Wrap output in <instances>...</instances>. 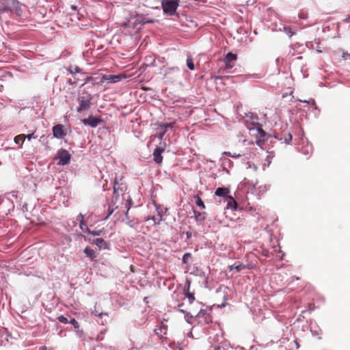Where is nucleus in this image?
<instances>
[{
    "mask_svg": "<svg viewBox=\"0 0 350 350\" xmlns=\"http://www.w3.org/2000/svg\"><path fill=\"white\" fill-rule=\"evenodd\" d=\"M33 138H35L33 133L28 134V135H25V139H27L28 140H31Z\"/></svg>",
    "mask_w": 350,
    "mask_h": 350,
    "instance_id": "obj_32",
    "label": "nucleus"
},
{
    "mask_svg": "<svg viewBox=\"0 0 350 350\" xmlns=\"http://www.w3.org/2000/svg\"><path fill=\"white\" fill-rule=\"evenodd\" d=\"M311 332H312V334L314 336H318L321 334V332L313 330V329H311Z\"/></svg>",
    "mask_w": 350,
    "mask_h": 350,
    "instance_id": "obj_36",
    "label": "nucleus"
},
{
    "mask_svg": "<svg viewBox=\"0 0 350 350\" xmlns=\"http://www.w3.org/2000/svg\"><path fill=\"white\" fill-rule=\"evenodd\" d=\"M312 147L310 144H307L306 148L302 150L303 153L306 155L310 154L312 152Z\"/></svg>",
    "mask_w": 350,
    "mask_h": 350,
    "instance_id": "obj_21",
    "label": "nucleus"
},
{
    "mask_svg": "<svg viewBox=\"0 0 350 350\" xmlns=\"http://www.w3.org/2000/svg\"><path fill=\"white\" fill-rule=\"evenodd\" d=\"M187 66L191 70H193L195 69V66L191 56L188 55L187 58Z\"/></svg>",
    "mask_w": 350,
    "mask_h": 350,
    "instance_id": "obj_19",
    "label": "nucleus"
},
{
    "mask_svg": "<svg viewBox=\"0 0 350 350\" xmlns=\"http://www.w3.org/2000/svg\"><path fill=\"white\" fill-rule=\"evenodd\" d=\"M144 301H147V297H145V298H144Z\"/></svg>",
    "mask_w": 350,
    "mask_h": 350,
    "instance_id": "obj_40",
    "label": "nucleus"
},
{
    "mask_svg": "<svg viewBox=\"0 0 350 350\" xmlns=\"http://www.w3.org/2000/svg\"><path fill=\"white\" fill-rule=\"evenodd\" d=\"M257 132L261 137H265L266 135V133L261 128H258Z\"/></svg>",
    "mask_w": 350,
    "mask_h": 350,
    "instance_id": "obj_29",
    "label": "nucleus"
},
{
    "mask_svg": "<svg viewBox=\"0 0 350 350\" xmlns=\"http://www.w3.org/2000/svg\"><path fill=\"white\" fill-rule=\"evenodd\" d=\"M228 193H229V189L228 188L219 187L216 189L215 194L217 196L224 197V196H226V195H228Z\"/></svg>",
    "mask_w": 350,
    "mask_h": 350,
    "instance_id": "obj_14",
    "label": "nucleus"
},
{
    "mask_svg": "<svg viewBox=\"0 0 350 350\" xmlns=\"http://www.w3.org/2000/svg\"><path fill=\"white\" fill-rule=\"evenodd\" d=\"M164 146H157L153 152V160L157 163H161L163 161V157L161 154L164 152Z\"/></svg>",
    "mask_w": 350,
    "mask_h": 350,
    "instance_id": "obj_6",
    "label": "nucleus"
},
{
    "mask_svg": "<svg viewBox=\"0 0 350 350\" xmlns=\"http://www.w3.org/2000/svg\"><path fill=\"white\" fill-rule=\"evenodd\" d=\"M195 317L199 319V322L201 323H208L210 321V317L205 310L201 309Z\"/></svg>",
    "mask_w": 350,
    "mask_h": 350,
    "instance_id": "obj_8",
    "label": "nucleus"
},
{
    "mask_svg": "<svg viewBox=\"0 0 350 350\" xmlns=\"http://www.w3.org/2000/svg\"><path fill=\"white\" fill-rule=\"evenodd\" d=\"M57 319L59 322H61L62 323H65V324L69 323V321H70L66 317H64L63 315L59 316L57 317Z\"/></svg>",
    "mask_w": 350,
    "mask_h": 350,
    "instance_id": "obj_24",
    "label": "nucleus"
},
{
    "mask_svg": "<svg viewBox=\"0 0 350 350\" xmlns=\"http://www.w3.org/2000/svg\"><path fill=\"white\" fill-rule=\"evenodd\" d=\"M302 102V100H301ZM304 103H309L308 101H306V100H303Z\"/></svg>",
    "mask_w": 350,
    "mask_h": 350,
    "instance_id": "obj_39",
    "label": "nucleus"
},
{
    "mask_svg": "<svg viewBox=\"0 0 350 350\" xmlns=\"http://www.w3.org/2000/svg\"><path fill=\"white\" fill-rule=\"evenodd\" d=\"M179 5V0H162L161 5L163 12L169 16H173Z\"/></svg>",
    "mask_w": 350,
    "mask_h": 350,
    "instance_id": "obj_1",
    "label": "nucleus"
},
{
    "mask_svg": "<svg viewBox=\"0 0 350 350\" xmlns=\"http://www.w3.org/2000/svg\"><path fill=\"white\" fill-rule=\"evenodd\" d=\"M186 296L188 298L190 304H191L195 299L194 295L189 292L186 293Z\"/></svg>",
    "mask_w": 350,
    "mask_h": 350,
    "instance_id": "obj_25",
    "label": "nucleus"
},
{
    "mask_svg": "<svg viewBox=\"0 0 350 350\" xmlns=\"http://www.w3.org/2000/svg\"><path fill=\"white\" fill-rule=\"evenodd\" d=\"M284 29L286 30L287 33L289 35V36H293V33L291 32V29H286V28H284Z\"/></svg>",
    "mask_w": 350,
    "mask_h": 350,
    "instance_id": "obj_37",
    "label": "nucleus"
},
{
    "mask_svg": "<svg viewBox=\"0 0 350 350\" xmlns=\"http://www.w3.org/2000/svg\"><path fill=\"white\" fill-rule=\"evenodd\" d=\"M90 107V98L85 97H81L79 99V106L77 109L79 112L86 110Z\"/></svg>",
    "mask_w": 350,
    "mask_h": 350,
    "instance_id": "obj_9",
    "label": "nucleus"
},
{
    "mask_svg": "<svg viewBox=\"0 0 350 350\" xmlns=\"http://www.w3.org/2000/svg\"><path fill=\"white\" fill-rule=\"evenodd\" d=\"M194 218L197 224H202L206 219V213L193 211Z\"/></svg>",
    "mask_w": 350,
    "mask_h": 350,
    "instance_id": "obj_11",
    "label": "nucleus"
},
{
    "mask_svg": "<svg viewBox=\"0 0 350 350\" xmlns=\"http://www.w3.org/2000/svg\"><path fill=\"white\" fill-rule=\"evenodd\" d=\"M222 154L224 155H227L228 157H232V158H234V159H237V158H239L241 157V154H236V153H234V154H232L231 152H224L222 153Z\"/></svg>",
    "mask_w": 350,
    "mask_h": 350,
    "instance_id": "obj_23",
    "label": "nucleus"
},
{
    "mask_svg": "<svg viewBox=\"0 0 350 350\" xmlns=\"http://www.w3.org/2000/svg\"><path fill=\"white\" fill-rule=\"evenodd\" d=\"M237 59V56L236 54L232 53H228L225 57L224 62L226 64H230L232 61H235Z\"/></svg>",
    "mask_w": 350,
    "mask_h": 350,
    "instance_id": "obj_15",
    "label": "nucleus"
},
{
    "mask_svg": "<svg viewBox=\"0 0 350 350\" xmlns=\"http://www.w3.org/2000/svg\"><path fill=\"white\" fill-rule=\"evenodd\" d=\"M82 122L85 125H88L92 128H95L100 122V119L98 118L90 116L88 118L82 120Z\"/></svg>",
    "mask_w": 350,
    "mask_h": 350,
    "instance_id": "obj_7",
    "label": "nucleus"
},
{
    "mask_svg": "<svg viewBox=\"0 0 350 350\" xmlns=\"http://www.w3.org/2000/svg\"><path fill=\"white\" fill-rule=\"evenodd\" d=\"M94 243L100 249L104 250L107 247L106 241L100 238H98L94 240Z\"/></svg>",
    "mask_w": 350,
    "mask_h": 350,
    "instance_id": "obj_13",
    "label": "nucleus"
},
{
    "mask_svg": "<svg viewBox=\"0 0 350 350\" xmlns=\"http://www.w3.org/2000/svg\"><path fill=\"white\" fill-rule=\"evenodd\" d=\"M53 137L57 139H62L66 135V131L62 124H57L53 127Z\"/></svg>",
    "mask_w": 350,
    "mask_h": 350,
    "instance_id": "obj_5",
    "label": "nucleus"
},
{
    "mask_svg": "<svg viewBox=\"0 0 350 350\" xmlns=\"http://www.w3.org/2000/svg\"><path fill=\"white\" fill-rule=\"evenodd\" d=\"M145 220L146 221L152 220V221H153L154 224H157L159 223V221H157V219H156L155 217H149V218L146 219Z\"/></svg>",
    "mask_w": 350,
    "mask_h": 350,
    "instance_id": "obj_30",
    "label": "nucleus"
},
{
    "mask_svg": "<svg viewBox=\"0 0 350 350\" xmlns=\"http://www.w3.org/2000/svg\"><path fill=\"white\" fill-rule=\"evenodd\" d=\"M246 268V266L241 263H234L232 265L229 266L230 271L236 269L237 271H240Z\"/></svg>",
    "mask_w": 350,
    "mask_h": 350,
    "instance_id": "obj_17",
    "label": "nucleus"
},
{
    "mask_svg": "<svg viewBox=\"0 0 350 350\" xmlns=\"http://www.w3.org/2000/svg\"><path fill=\"white\" fill-rule=\"evenodd\" d=\"M140 25L139 15L131 16L126 22L122 24L124 28L135 29L137 25Z\"/></svg>",
    "mask_w": 350,
    "mask_h": 350,
    "instance_id": "obj_4",
    "label": "nucleus"
},
{
    "mask_svg": "<svg viewBox=\"0 0 350 350\" xmlns=\"http://www.w3.org/2000/svg\"><path fill=\"white\" fill-rule=\"evenodd\" d=\"M139 20H140V25H145L146 23H153L152 21L147 20L143 16H139Z\"/></svg>",
    "mask_w": 350,
    "mask_h": 350,
    "instance_id": "obj_22",
    "label": "nucleus"
},
{
    "mask_svg": "<svg viewBox=\"0 0 350 350\" xmlns=\"http://www.w3.org/2000/svg\"><path fill=\"white\" fill-rule=\"evenodd\" d=\"M173 126V124L172 123H170V124H159V129L161 130L160 133H158L156 137L159 139H162L164 135L165 134V133L167 132V129H170V128H172Z\"/></svg>",
    "mask_w": 350,
    "mask_h": 350,
    "instance_id": "obj_10",
    "label": "nucleus"
},
{
    "mask_svg": "<svg viewBox=\"0 0 350 350\" xmlns=\"http://www.w3.org/2000/svg\"><path fill=\"white\" fill-rule=\"evenodd\" d=\"M84 253L85 254L86 256L92 260H94L96 258V252L90 247H86L85 248Z\"/></svg>",
    "mask_w": 350,
    "mask_h": 350,
    "instance_id": "obj_12",
    "label": "nucleus"
},
{
    "mask_svg": "<svg viewBox=\"0 0 350 350\" xmlns=\"http://www.w3.org/2000/svg\"><path fill=\"white\" fill-rule=\"evenodd\" d=\"M196 204L198 206L200 207L202 209L205 208V205H204L203 201L202 200V199L199 196L196 197Z\"/></svg>",
    "mask_w": 350,
    "mask_h": 350,
    "instance_id": "obj_20",
    "label": "nucleus"
},
{
    "mask_svg": "<svg viewBox=\"0 0 350 350\" xmlns=\"http://www.w3.org/2000/svg\"><path fill=\"white\" fill-rule=\"evenodd\" d=\"M144 301H147V297H145V298H144Z\"/></svg>",
    "mask_w": 350,
    "mask_h": 350,
    "instance_id": "obj_41",
    "label": "nucleus"
},
{
    "mask_svg": "<svg viewBox=\"0 0 350 350\" xmlns=\"http://www.w3.org/2000/svg\"><path fill=\"white\" fill-rule=\"evenodd\" d=\"M126 75L124 74H120L117 75H103L101 78L100 82L104 83L107 81L110 83H116L124 79H126Z\"/></svg>",
    "mask_w": 350,
    "mask_h": 350,
    "instance_id": "obj_2",
    "label": "nucleus"
},
{
    "mask_svg": "<svg viewBox=\"0 0 350 350\" xmlns=\"http://www.w3.org/2000/svg\"><path fill=\"white\" fill-rule=\"evenodd\" d=\"M347 55L349 56V59H350V53L349 54H347Z\"/></svg>",
    "mask_w": 350,
    "mask_h": 350,
    "instance_id": "obj_43",
    "label": "nucleus"
},
{
    "mask_svg": "<svg viewBox=\"0 0 350 350\" xmlns=\"http://www.w3.org/2000/svg\"><path fill=\"white\" fill-rule=\"evenodd\" d=\"M80 228L81 229L84 231V232H88L89 230H88V228L87 226V225L85 224H84L83 221H81L80 223Z\"/></svg>",
    "mask_w": 350,
    "mask_h": 350,
    "instance_id": "obj_27",
    "label": "nucleus"
},
{
    "mask_svg": "<svg viewBox=\"0 0 350 350\" xmlns=\"http://www.w3.org/2000/svg\"><path fill=\"white\" fill-rule=\"evenodd\" d=\"M213 350H220V347H214V349Z\"/></svg>",
    "mask_w": 350,
    "mask_h": 350,
    "instance_id": "obj_38",
    "label": "nucleus"
},
{
    "mask_svg": "<svg viewBox=\"0 0 350 350\" xmlns=\"http://www.w3.org/2000/svg\"><path fill=\"white\" fill-rule=\"evenodd\" d=\"M25 139V135L21 134V135H16L14 137V141L16 144H18L20 148H21L24 143Z\"/></svg>",
    "mask_w": 350,
    "mask_h": 350,
    "instance_id": "obj_16",
    "label": "nucleus"
},
{
    "mask_svg": "<svg viewBox=\"0 0 350 350\" xmlns=\"http://www.w3.org/2000/svg\"><path fill=\"white\" fill-rule=\"evenodd\" d=\"M88 234L93 235V236H99L102 233V230H95V231H88Z\"/></svg>",
    "mask_w": 350,
    "mask_h": 350,
    "instance_id": "obj_26",
    "label": "nucleus"
},
{
    "mask_svg": "<svg viewBox=\"0 0 350 350\" xmlns=\"http://www.w3.org/2000/svg\"><path fill=\"white\" fill-rule=\"evenodd\" d=\"M232 204L236 205V202L232 198H230V201L228 203V206H231Z\"/></svg>",
    "mask_w": 350,
    "mask_h": 350,
    "instance_id": "obj_33",
    "label": "nucleus"
},
{
    "mask_svg": "<svg viewBox=\"0 0 350 350\" xmlns=\"http://www.w3.org/2000/svg\"><path fill=\"white\" fill-rule=\"evenodd\" d=\"M273 157H270V156H268L267 157V164L265 163V165H267V166L268 167L270 163H271V159Z\"/></svg>",
    "mask_w": 350,
    "mask_h": 350,
    "instance_id": "obj_35",
    "label": "nucleus"
},
{
    "mask_svg": "<svg viewBox=\"0 0 350 350\" xmlns=\"http://www.w3.org/2000/svg\"><path fill=\"white\" fill-rule=\"evenodd\" d=\"M295 343L297 345V347H299V345H298V344H297V342L296 341H295Z\"/></svg>",
    "mask_w": 350,
    "mask_h": 350,
    "instance_id": "obj_42",
    "label": "nucleus"
},
{
    "mask_svg": "<svg viewBox=\"0 0 350 350\" xmlns=\"http://www.w3.org/2000/svg\"><path fill=\"white\" fill-rule=\"evenodd\" d=\"M70 154L67 150L61 149L57 156V159L59 160L58 164L62 165L68 164L70 161Z\"/></svg>",
    "mask_w": 350,
    "mask_h": 350,
    "instance_id": "obj_3",
    "label": "nucleus"
},
{
    "mask_svg": "<svg viewBox=\"0 0 350 350\" xmlns=\"http://www.w3.org/2000/svg\"><path fill=\"white\" fill-rule=\"evenodd\" d=\"M247 168H253L254 170H256V169H257V167L254 165H252L250 162H247Z\"/></svg>",
    "mask_w": 350,
    "mask_h": 350,
    "instance_id": "obj_31",
    "label": "nucleus"
},
{
    "mask_svg": "<svg viewBox=\"0 0 350 350\" xmlns=\"http://www.w3.org/2000/svg\"><path fill=\"white\" fill-rule=\"evenodd\" d=\"M193 315L191 314L190 316H189V314H187L185 315V319L187 320V321L189 323H191V321H189L191 318H193Z\"/></svg>",
    "mask_w": 350,
    "mask_h": 350,
    "instance_id": "obj_34",
    "label": "nucleus"
},
{
    "mask_svg": "<svg viewBox=\"0 0 350 350\" xmlns=\"http://www.w3.org/2000/svg\"><path fill=\"white\" fill-rule=\"evenodd\" d=\"M191 258V254H189V253H186L183 255V261L185 262V263H187L188 262V260Z\"/></svg>",
    "mask_w": 350,
    "mask_h": 350,
    "instance_id": "obj_28",
    "label": "nucleus"
},
{
    "mask_svg": "<svg viewBox=\"0 0 350 350\" xmlns=\"http://www.w3.org/2000/svg\"><path fill=\"white\" fill-rule=\"evenodd\" d=\"M69 323H70L71 325H73L75 329V332L79 334L80 335L81 333V331L79 329V323L75 319H71L69 321Z\"/></svg>",
    "mask_w": 350,
    "mask_h": 350,
    "instance_id": "obj_18",
    "label": "nucleus"
}]
</instances>
